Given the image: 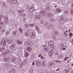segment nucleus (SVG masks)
I'll return each mask as SVG.
<instances>
[{
	"mask_svg": "<svg viewBox=\"0 0 73 73\" xmlns=\"http://www.w3.org/2000/svg\"><path fill=\"white\" fill-rule=\"evenodd\" d=\"M40 14H41L43 16H45L46 15V12L45 11H41L40 12Z\"/></svg>",
	"mask_w": 73,
	"mask_h": 73,
	"instance_id": "obj_8",
	"label": "nucleus"
},
{
	"mask_svg": "<svg viewBox=\"0 0 73 73\" xmlns=\"http://www.w3.org/2000/svg\"><path fill=\"white\" fill-rule=\"evenodd\" d=\"M0 50H1V51H3V50H5V48H0Z\"/></svg>",
	"mask_w": 73,
	"mask_h": 73,
	"instance_id": "obj_34",
	"label": "nucleus"
},
{
	"mask_svg": "<svg viewBox=\"0 0 73 73\" xmlns=\"http://www.w3.org/2000/svg\"><path fill=\"white\" fill-rule=\"evenodd\" d=\"M46 9L47 10H49V8L48 7H46Z\"/></svg>",
	"mask_w": 73,
	"mask_h": 73,
	"instance_id": "obj_49",
	"label": "nucleus"
},
{
	"mask_svg": "<svg viewBox=\"0 0 73 73\" xmlns=\"http://www.w3.org/2000/svg\"><path fill=\"white\" fill-rule=\"evenodd\" d=\"M51 65H53V64H54V62H51Z\"/></svg>",
	"mask_w": 73,
	"mask_h": 73,
	"instance_id": "obj_56",
	"label": "nucleus"
},
{
	"mask_svg": "<svg viewBox=\"0 0 73 73\" xmlns=\"http://www.w3.org/2000/svg\"><path fill=\"white\" fill-rule=\"evenodd\" d=\"M4 17L5 19H8V17L7 16H5Z\"/></svg>",
	"mask_w": 73,
	"mask_h": 73,
	"instance_id": "obj_52",
	"label": "nucleus"
},
{
	"mask_svg": "<svg viewBox=\"0 0 73 73\" xmlns=\"http://www.w3.org/2000/svg\"><path fill=\"white\" fill-rule=\"evenodd\" d=\"M72 7H73V3L72 4Z\"/></svg>",
	"mask_w": 73,
	"mask_h": 73,
	"instance_id": "obj_64",
	"label": "nucleus"
},
{
	"mask_svg": "<svg viewBox=\"0 0 73 73\" xmlns=\"http://www.w3.org/2000/svg\"><path fill=\"white\" fill-rule=\"evenodd\" d=\"M16 46V44L13 43L9 46V48L10 49H13V48H15Z\"/></svg>",
	"mask_w": 73,
	"mask_h": 73,
	"instance_id": "obj_3",
	"label": "nucleus"
},
{
	"mask_svg": "<svg viewBox=\"0 0 73 73\" xmlns=\"http://www.w3.org/2000/svg\"><path fill=\"white\" fill-rule=\"evenodd\" d=\"M28 31H27L25 33V36H28L29 35V33H28Z\"/></svg>",
	"mask_w": 73,
	"mask_h": 73,
	"instance_id": "obj_29",
	"label": "nucleus"
},
{
	"mask_svg": "<svg viewBox=\"0 0 73 73\" xmlns=\"http://www.w3.org/2000/svg\"><path fill=\"white\" fill-rule=\"evenodd\" d=\"M64 73H69V70H65L64 72H63Z\"/></svg>",
	"mask_w": 73,
	"mask_h": 73,
	"instance_id": "obj_24",
	"label": "nucleus"
},
{
	"mask_svg": "<svg viewBox=\"0 0 73 73\" xmlns=\"http://www.w3.org/2000/svg\"><path fill=\"white\" fill-rule=\"evenodd\" d=\"M29 11L30 12H33V11H35V8L32 6L30 7L29 8Z\"/></svg>",
	"mask_w": 73,
	"mask_h": 73,
	"instance_id": "obj_2",
	"label": "nucleus"
},
{
	"mask_svg": "<svg viewBox=\"0 0 73 73\" xmlns=\"http://www.w3.org/2000/svg\"><path fill=\"white\" fill-rule=\"evenodd\" d=\"M55 62H61V61H57V60H55Z\"/></svg>",
	"mask_w": 73,
	"mask_h": 73,
	"instance_id": "obj_54",
	"label": "nucleus"
},
{
	"mask_svg": "<svg viewBox=\"0 0 73 73\" xmlns=\"http://www.w3.org/2000/svg\"><path fill=\"white\" fill-rule=\"evenodd\" d=\"M15 60H16V59L15 58H12L11 59H10V61H11V62H15Z\"/></svg>",
	"mask_w": 73,
	"mask_h": 73,
	"instance_id": "obj_18",
	"label": "nucleus"
},
{
	"mask_svg": "<svg viewBox=\"0 0 73 73\" xmlns=\"http://www.w3.org/2000/svg\"><path fill=\"white\" fill-rule=\"evenodd\" d=\"M61 11H62V9L61 8H57L56 9V11L57 12H61Z\"/></svg>",
	"mask_w": 73,
	"mask_h": 73,
	"instance_id": "obj_14",
	"label": "nucleus"
},
{
	"mask_svg": "<svg viewBox=\"0 0 73 73\" xmlns=\"http://www.w3.org/2000/svg\"><path fill=\"white\" fill-rule=\"evenodd\" d=\"M6 53H7V54H9V53H10V51L9 50H7Z\"/></svg>",
	"mask_w": 73,
	"mask_h": 73,
	"instance_id": "obj_38",
	"label": "nucleus"
},
{
	"mask_svg": "<svg viewBox=\"0 0 73 73\" xmlns=\"http://www.w3.org/2000/svg\"><path fill=\"white\" fill-rule=\"evenodd\" d=\"M16 33H17V31H16V30L15 31H14L13 32V35L15 36H16Z\"/></svg>",
	"mask_w": 73,
	"mask_h": 73,
	"instance_id": "obj_20",
	"label": "nucleus"
},
{
	"mask_svg": "<svg viewBox=\"0 0 73 73\" xmlns=\"http://www.w3.org/2000/svg\"><path fill=\"white\" fill-rule=\"evenodd\" d=\"M36 65H38V66H40L41 65V63H40V62L37 60L36 61Z\"/></svg>",
	"mask_w": 73,
	"mask_h": 73,
	"instance_id": "obj_11",
	"label": "nucleus"
},
{
	"mask_svg": "<svg viewBox=\"0 0 73 73\" xmlns=\"http://www.w3.org/2000/svg\"><path fill=\"white\" fill-rule=\"evenodd\" d=\"M48 15L50 17H53V14H51V13H49L48 14L47 16H48Z\"/></svg>",
	"mask_w": 73,
	"mask_h": 73,
	"instance_id": "obj_23",
	"label": "nucleus"
},
{
	"mask_svg": "<svg viewBox=\"0 0 73 73\" xmlns=\"http://www.w3.org/2000/svg\"><path fill=\"white\" fill-rule=\"evenodd\" d=\"M47 29H51L50 27L49 26H47Z\"/></svg>",
	"mask_w": 73,
	"mask_h": 73,
	"instance_id": "obj_46",
	"label": "nucleus"
},
{
	"mask_svg": "<svg viewBox=\"0 0 73 73\" xmlns=\"http://www.w3.org/2000/svg\"><path fill=\"white\" fill-rule=\"evenodd\" d=\"M20 15L22 17H24L25 16H26V15L24 14H23L22 13H21L20 14Z\"/></svg>",
	"mask_w": 73,
	"mask_h": 73,
	"instance_id": "obj_28",
	"label": "nucleus"
},
{
	"mask_svg": "<svg viewBox=\"0 0 73 73\" xmlns=\"http://www.w3.org/2000/svg\"><path fill=\"white\" fill-rule=\"evenodd\" d=\"M24 26L25 28H27V27H28L29 26V24H26Z\"/></svg>",
	"mask_w": 73,
	"mask_h": 73,
	"instance_id": "obj_31",
	"label": "nucleus"
},
{
	"mask_svg": "<svg viewBox=\"0 0 73 73\" xmlns=\"http://www.w3.org/2000/svg\"><path fill=\"white\" fill-rule=\"evenodd\" d=\"M32 46L33 45V43L32 42H29V46Z\"/></svg>",
	"mask_w": 73,
	"mask_h": 73,
	"instance_id": "obj_26",
	"label": "nucleus"
},
{
	"mask_svg": "<svg viewBox=\"0 0 73 73\" xmlns=\"http://www.w3.org/2000/svg\"><path fill=\"white\" fill-rule=\"evenodd\" d=\"M60 49H62V50H66V48H61Z\"/></svg>",
	"mask_w": 73,
	"mask_h": 73,
	"instance_id": "obj_51",
	"label": "nucleus"
},
{
	"mask_svg": "<svg viewBox=\"0 0 73 73\" xmlns=\"http://www.w3.org/2000/svg\"><path fill=\"white\" fill-rule=\"evenodd\" d=\"M33 27V26H35V24L33 23L32 24Z\"/></svg>",
	"mask_w": 73,
	"mask_h": 73,
	"instance_id": "obj_59",
	"label": "nucleus"
},
{
	"mask_svg": "<svg viewBox=\"0 0 73 73\" xmlns=\"http://www.w3.org/2000/svg\"><path fill=\"white\" fill-rule=\"evenodd\" d=\"M30 26H31V27H33L32 24H30Z\"/></svg>",
	"mask_w": 73,
	"mask_h": 73,
	"instance_id": "obj_58",
	"label": "nucleus"
},
{
	"mask_svg": "<svg viewBox=\"0 0 73 73\" xmlns=\"http://www.w3.org/2000/svg\"><path fill=\"white\" fill-rule=\"evenodd\" d=\"M59 55V53L58 52H55V55H54V57L55 58H57V57H58Z\"/></svg>",
	"mask_w": 73,
	"mask_h": 73,
	"instance_id": "obj_10",
	"label": "nucleus"
},
{
	"mask_svg": "<svg viewBox=\"0 0 73 73\" xmlns=\"http://www.w3.org/2000/svg\"><path fill=\"white\" fill-rule=\"evenodd\" d=\"M35 27H36V29H38V27H37V26H36Z\"/></svg>",
	"mask_w": 73,
	"mask_h": 73,
	"instance_id": "obj_61",
	"label": "nucleus"
},
{
	"mask_svg": "<svg viewBox=\"0 0 73 73\" xmlns=\"http://www.w3.org/2000/svg\"><path fill=\"white\" fill-rule=\"evenodd\" d=\"M63 44H60V48H63V47H64V46H63Z\"/></svg>",
	"mask_w": 73,
	"mask_h": 73,
	"instance_id": "obj_32",
	"label": "nucleus"
},
{
	"mask_svg": "<svg viewBox=\"0 0 73 73\" xmlns=\"http://www.w3.org/2000/svg\"><path fill=\"white\" fill-rule=\"evenodd\" d=\"M1 46H2V44L0 43V48H1Z\"/></svg>",
	"mask_w": 73,
	"mask_h": 73,
	"instance_id": "obj_62",
	"label": "nucleus"
},
{
	"mask_svg": "<svg viewBox=\"0 0 73 73\" xmlns=\"http://www.w3.org/2000/svg\"><path fill=\"white\" fill-rule=\"evenodd\" d=\"M30 73H32V72H33V70H32V69H31L30 70Z\"/></svg>",
	"mask_w": 73,
	"mask_h": 73,
	"instance_id": "obj_47",
	"label": "nucleus"
},
{
	"mask_svg": "<svg viewBox=\"0 0 73 73\" xmlns=\"http://www.w3.org/2000/svg\"><path fill=\"white\" fill-rule=\"evenodd\" d=\"M48 46L49 47H52V46H53L54 45L53 42H50L48 43Z\"/></svg>",
	"mask_w": 73,
	"mask_h": 73,
	"instance_id": "obj_7",
	"label": "nucleus"
},
{
	"mask_svg": "<svg viewBox=\"0 0 73 73\" xmlns=\"http://www.w3.org/2000/svg\"><path fill=\"white\" fill-rule=\"evenodd\" d=\"M17 42L18 44H23V41H21L19 40H18Z\"/></svg>",
	"mask_w": 73,
	"mask_h": 73,
	"instance_id": "obj_15",
	"label": "nucleus"
},
{
	"mask_svg": "<svg viewBox=\"0 0 73 73\" xmlns=\"http://www.w3.org/2000/svg\"><path fill=\"white\" fill-rule=\"evenodd\" d=\"M6 41L8 45H9V44H11L13 43V41L12 39H7L6 40Z\"/></svg>",
	"mask_w": 73,
	"mask_h": 73,
	"instance_id": "obj_1",
	"label": "nucleus"
},
{
	"mask_svg": "<svg viewBox=\"0 0 73 73\" xmlns=\"http://www.w3.org/2000/svg\"><path fill=\"white\" fill-rule=\"evenodd\" d=\"M19 29L21 32V33H22L23 32V29Z\"/></svg>",
	"mask_w": 73,
	"mask_h": 73,
	"instance_id": "obj_44",
	"label": "nucleus"
},
{
	"mask_svg": "<svg viewBox=\"0 0 73 73\" xmlns=\"http://www.w3.org/2000/svg\"><path fill=\"white\" fill-rule=\"evenodd\" d=\"M3 15H0V19L3 18Z\"/></svg>",
	"mask_w": 73,
	"mask_h": 73,
	"instance_id": "obj_50",
	"label": "nucleus"
},
{
	"mask_svg": "<svg viewBox=\"0 0 73 73\" xmlns=\"http://www.w3.org/2000/svg\"><path fill=\"white\" fill-rule=\"evenodd\" d=\"M38 33H40V30L39 29H38L37 30Z\"/></svg>",
	"mask_w": 73,
	"mask_h": 73,
	"instance_id": "obj_41",
	"label": "nucleus"
},
{
	"mask_svg": "<svg viewBox=\"0 0 73 73\" xmlns=\"http://www.w3.org/2000/svg\"><path fill=\"white\" fill-rule=\"evenodd\" d=\"M1 43L2 44V45H3L4 46H5L6 45V40L5 39L3 40L1 42Z\"/></svg>",
	"mask_w": 73,
	"mask_h": 73,
	"instance_id": "obj_5",
	"label": "nucleus"
},
{
	"mask_svg": "<svg viewBox=\"0 0 73 73\" xmlns=\"http://www.w3.org/2000/svg\"><path fill=\"white\" fill-rule=\"evenodd\" d=\"M50 22H52V21H53V19H50Z\"/></svg>",
	"mask_w": 73,
	"mask_h": 73,
	"instance_id": "obj_45",
	"label": "nucleus"
},
{
	"mask_svg": "<svg viewBox=\"0 0 73 73\" xmlns=\"http://www.w3.org/2000/svg\"><path fill=\"white\" fill-rule=\"evenodd\" d=\"M64 13H65L66 15H68V14H69V13H68V11H65L64 12Z\"/></svg>",
	"mask_w": 73,
	"mask_h": 73,
	"instance_id": "obj_35",
	"label": "nucleus"
},
{
	"mask_svg": "<svg viewBox=\"0 0 73 73\" xmlns=\"http://www.w3.org/2000/svg\"><path fill=\"white\" fill-rule=\"evenodd\" d=\"M55 35H58V32L57 31H55L54 32Z\"/></svg>",
	"mask_w": 73,
	"mask_h": 73,
	"instance_id": "obj_21",
	"label": "nucleus"
},
{
	"mask_svg": "<svg viewBox=\"0 0 73 73\" xmlns=\"http://www.w3.org/2000/svg\"><path fill=\"white\" fill-rule=\"evenodd\" d=\"M25 56L26 57H27L28 56H29V54H28V53L27 52H25Z\"/></svg>",
	"mask_w": 73,
	"mask_h": 73,
	"instance_id": "obj_27",
	"label": "nucleus"
},
{
	"mask_svg": "<svg viewBox=\"0 0 73 73\" xmlns=\"http://www.w3.org/2000/svg\"><path fill=\"white\" fill-rule=\"evenodd\" d=\"M72 44L73 45V39L72 40Z\"/></svg>",
	"mask_w": 73,
	"mask_h": 73,
	"instance_id": "obj_63",
	"label": "nucleus"
},
{
	"mask_svg": "<svg viewBox=\"0 0 73 73\" xmlns=\"http://www.w3.org/2000/svg\"><path fill=\"white\" fill-rule=\"evenodd\" d=\"M33 65H35V62H33V64H32Z\"/></svg>",
	"mask_w": 73,
	"mask_h": 73,
	"instance_id": "obj_55",
	"label": "nucleus"
},
{
	"mask_svg": "<svg viewBox=\"0 0 73 73\" xmlns=\"http://www.w3.org/2000/svg\"><path fill=\"white\" fill-rule=\"evenodd\" d=\"M0 24H4V23L2 21H1V20L0 19Z\"/></svg>",
	"mask_w": 73,
	"mask_h": 73,
	"instance_id": "obj_40",
	"label": "nucleus"
},
{
	"mask_svg": "<svg viewBox=\"0 0 73 73\" xmlns=\"http://www.w3.org/2000/svg\"><path fill=\"white\" fill-rule=\"evenodd\" d=\"M59 20V21L60 22H62V21L61 20V19H58Z\"/></svg>",
	"mask_w": 73,
	"mask_h": 73,
	"instance_id": "obj_53",
	"label": "nucleus"
},
{
	"mask_svg": "<svg viewBox=\"0 0 73 73\" xmlns=\"http://www.w3.org/2000/svg\"><path fill=\"white\" fill-rule=\"evenodd\" d=\"M11 71V72H13V73H15V70L13 69H12Z\"/></svg>",
	"mask_w": 73,
	"mask_h": 73,
	"instance_id": "obj_42",
	"label": "nucleus"
},
{
	"mask_svg": "<svg viewBox=\"0 0 73 73\" xmlns=\"http://www.w3.org/2000/svg\"><path fill=\"white\" fill-rule=\"evenodd\" d=\"M25 45L27 46H29V42H25Z\"/></svg>",
	"mask_w": 73,
	"mask_h": 73,
	"instance_id": "obj_22",
	"label": "nucleus"
},
{
	"mask_svg": "<svg viewBox=\"0 0 73 73\" xmlns=\"http://www.w3.org/2000/svg\"><path fill=\"white\" fill-rule=\"evenodd\" d=\"M63 57V55H60L58 56V58H59V59H61V58H62Z\"/></svg>",
	"mask_w": 73,
	"mask_h": 73,
	"instance_id": "obj_30",
	"label": "nucleus"
},
{
	"mask_svg": "<svg viewBox=\"0 0 73 73\" xmlns=\"http://www.w3.org/2000/svg\"><path fill=\"white\" fill-rule=\"evenodd\" d=\"M30 36L32 38H33L35 37V34H34V33L33 32H32L30 34Z\"/></svg>",
	"mask_w": 73,
	"mask_h": 73,
	"instance_id": "obj_12",
	"label": "nucleus"
},
{
	"mask_svg": "<svg viewBox=\"0 0 73 73\" xmlns=\"http://www.w3.org/2000/svg\"><path fill=\"white\" fill-rule=\"evenodd\" d=\"M9 33V31H8L6 33H7V34H8V33Z\"/></svg>",
	"mask_w": 73,
	"mask_h": 73,
	"instance_id": "obj_57",
	"label": "nucleus"
},
{
	"mask_svg": "<svg viewBox=\"0 0 73 73\" xmlns=\"http://www.w3.org/2000/svg\"><path fill=\"white\" fill-rule=\"evenodd\" d=\"M63 29L64 31H65L67 29V28L66 27H64L63 28Z\"/></svg>",
	"mask_w": 73,
	"mask_h": 73,
	"instance_id": "obj_39",
	"label": "nucleus"
},
{
	"mask_svg": "<svg viewBox=\"0 0 73 73\" xmlns=\"http://www.w3.org/2000/svg\"><path fill=\"white\" fill-rule=\"evenodd\" d=\"M49 55L52 56V55L53 54V51L52 50H51V51L49 52Z\"/></svg>",
	"mask_w": 73,
	"mask_h": 73,
	"instance_id": "obj_17",
	"label": "nucleus"
},
{
	"mask_svg": "<svg viewBox=\"0 0 73 73\" xmlns=\"http://www.w3.org/2000/svg\"><path fill=\"white\" fill-rule=\"evenodd\" d=\"M73 12V9H71L70 10V13H71L72 12Z\"/></svg>",
	"mask_w": 73,
	"mask_h": 73,
	"instance_id": "obj_43",
	"label": "nucleus"
},
{
	"mask_svg": "<svg viewBox=\"0 0 73 73\" xmlns=\"http://www.w3.org/2000/svg\"><path fill=\"white\" fill-rule=\"evenodd\" d=\"M70 37H72V36H73V34L71 33H70L69 34Z\"/></svg>",
	"mask_w": 73,
	"mask_h": 73,
	"instance_id": "obj_36",
	"label": "nucleus"
},
{
	"mask_svg": "<svg viewBox=\"0 0 73 73\" xmlns=\"http://www.w3.org/2000/svg\"><path fill=\"white\" fill-rule=\"evenodd\" d=\"M42 66H45L46 65V64H45V62L43 61L42 62Z\"/></svg>",
	"mask_w": 73,
	"mask_h": 73,
	"instance_id": "obj_33",
	"label": "nucleus"
},
{
	"mask_svg": "<svg viewBox=\"0 0 73 73\" xmlns=\"http://www.w3.org/2000/svg\"><path fill=\"white\" fill-rule=\"evenodd\" d=\"M44 50L46 52H48L49 50V48L48 46H46V45H44Z\"/></svg>",
	"mask_w": 73,
	"mask_h": 73,
	"instance_id": "obj_6",
	"label": "nucleus"
},
{
	"mask_svg": "<svg viewBox=\"0 0 73 73\" xmlns=\"http://www.w3.org/2000/svg\"><path fill=\"white\" fill-rule=\"evenodd\" d=\"M40 17H41V16L39 15H37L35 16V19H40Z\"/></svg>",
	"mask_w": 73,
	"mask_h": 73,
	"instance_id": "obj_25",
	"label": "nucleus"
},
{
	"mask_svg": "<svg viewBox=\"0 0 73 73\" xmlns=\"http://www.w3.org/2000/svg\"><path fill=\"white\" fill-rule=\"evenodd\" d=\"M8 60H9V57L7 56H5L3 58V61L5 62H7Z\"/></svg>",
	"mask_w": 73,
	"mask_h": 73,
	"instance_id": "obj_4",
	"label": "nucleus"
},
{
	"mask_svg": "<svg viewBox=\"0 0 73 73\" xmlns=\"http://www.w3.org/2000/svg\"><path fill=\"white\" fill-rule=\"evenodd\" d=\"M11 3H17V0H9Z\"/></svg>",
	"mask_w": 73,
	"mask_h": 73,
	"instance_id": "obj_9",
	"label": "nucleus"
},
{
	"mask_svg": "<svg viewBox=\"0 0 73 73\" xmlns=\"http://www.w3.org/2000/svg\"><path fill=\"white\" fill-rule=\"evenodd\" d=\"M60 70V69H59V68H58V69H57V70H56V71H58V70Z\"/></svg>",
	"mask_w": 73,
	"mask_h": 73,
	"instance_id": "obj_60",
	"label": "nucleus"
},
{
	"mask_svg": "<svg viewBox=\"0 0 73 73\" xmlns=\"http://www.w3.org/2000/svg\"><path fill=\"white\" fill-rule=\"evenodd\" d=\"M58 19H64V17L61 16L59 17Z\"/></svg>",
	"mask_w": 73,
	"mask_h": 73,
	"instance_id": "obj_37",
	"label": "nucleus"
},
{
	"mask_svg": "<svg viewBox=\"0 0 73 73\" xmlns=\"http://www.w3.org/2000/svg\"><path fill=\"white\" fill-rule=\"evenodd\" d=\"M41 24H44V21H41Z\"/></svg>",
	"mask_w": 73,
	"mask_h": 73,
	"instance_id": "obj_48",
	"label": "nucleus"
},
{
	"mask_svg": "<svg viewBox=\"0 0 73 73\" xmlns=\"http://www.w3.org/2000/svg\"><path fill=\"white\" fill-rule=\"evenodd\" d=\"M24 11V10L23 9H21L20 11H18V13L19 14H21V13H22V12H23Z\"/></svg>",
	"mask_w": 73,
	"mask_h": 73,
	"instance_id": "obj_16",
	"label": "nucleus"
},
{
	"mask_svg": "<svg viewBox=\"0 0 73 73\" xmlns=\"http://www.w3.org/2000/svg\"><path fill=\"white\" fill-rule=\"evenodd\" d=\"M26 63H27V61H24L23 62V63L22 64H20V66H22L23 65H25L26 64Z\"/></svg>",
	"mask_w": 73,
	"mask_h": 73,
	"instance_id": "obj_19",
	"label": "nucleus"
},
{
	"mask_svg": "<svg viewBox=\"0 0 73 73\" xmlns=\"http://www.w3.org/2000/svg\"><path fill=\"white\" fill-rule=\"evenodd\" d=\"M26 50L27 52H31L32 51V48L30 47H28L27 48Z\"/></svg>",
	"mask_w": 73,
	"mask_h": 73,
	"instance_id": "obj_13",
	"label": "nucleus"
}]
</instances>
